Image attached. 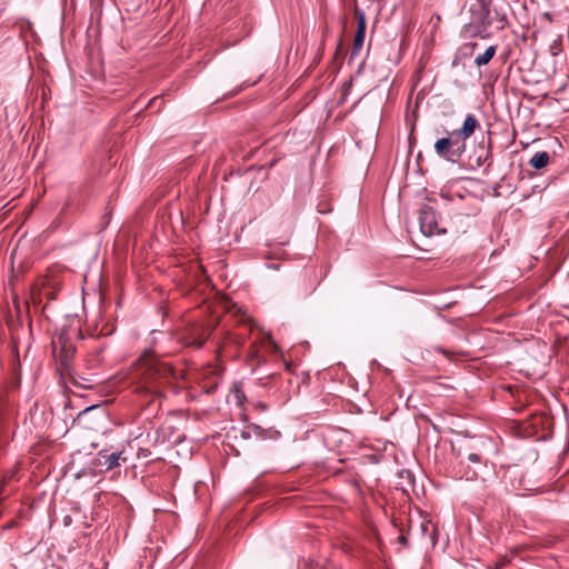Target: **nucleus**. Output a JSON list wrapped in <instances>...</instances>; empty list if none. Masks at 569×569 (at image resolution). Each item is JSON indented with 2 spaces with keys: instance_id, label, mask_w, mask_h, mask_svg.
Returning a JSON list of instances; mask_svg holds the SVG:
<instances>
[{
  "instance_id": "obj_1",
  "label": "nucleus",
  "mask_w": 569,
  "mask_h": 569,
  "mask_svg": "<svg viewBox=\"0 0 569 569\" xmlns=\"http://www.w3.org/2000/svg\"><path fill=\"white\" fill-rule=\"evenodd\" d=\"M139 371L136 391L152 398L161 397L163 387L174 377L173 369L157 359L150 350L139 358Z\"/></svg>"
},
{
  "instance_id": "obj_2",
  "label": "nucleus",
  "mask_w": 569,
  "mask_h": 569,
  "mask_svg": "<svg viewBox=\"0 0 569 569\" xmlns=\"http://www.w3.org/2000/svg\"><path fill=\"white\" fill-rule=\"evenodd\" d=\"M479 127L480 122L476 116L467 114L460 129L453 130L436 141V154L448 162L459 163L467 150V140Z\"/></svg>"
},
{
  "instance_id": "obj_3",
  "label": "nucleus",
  "mask_w": 569,
  "mask_h": 569,
  "mask_svg": "<svg viewBox=\"0 0 569 569\" xmlns=\"http://www.w3.org/2000/svg\"><path fill=\"white\" fill-rule=\"evenodd\" d=\"M490 4L491 0H478V7H476V4L471 6V20L461 29V37L463 39L477 37L487 39L490 37V33L488 32V29L491 26Z\"/></svg>"
},
{
  "instance_id": "obj_4",
  "label": "nucleus",
  "mask_w": 569,
  "mask_h": 569,
  "mask_svg": "<svg viewBox=\"0 0 569 569\" xmlns=\"http://www.w3.org/2000/svg\"><path fill=\"white\" fill-rule=\"evenodd\" d=\"M419 223L421 232L427 237L446 232V229L439 224L437 212L430 206L421 207L419 211Z\"/></svg>"
},
{
  "instance_id": "obj_5",
  "label": "nucleus",
  "mask_w": 569,
  "mask_h": 569,
  "mask_svg": "<svg viewBox=\"0 0 569 569\" xmlns=\"http://www.w3.org/2000/svg\"><path fill=\"white\" fill-rule=\"evenodd\" d=\"M122 451L108 453L106 450H100L97 456V465L104 468L106 471L112 470L120 466V458Z\"/></svg>"
},
{
  "instance_id": "obj_6",
  "label": "nucleus",
  "mask_w": 569,
  "mask_h": 569,
  "mask_svg": "<svg viewBox=\"0 0 569 569\" xmlns=\"http://www.w3.org/2000/svg\"><path fill=\"white\" fill-rule=\"evenodd\" d=\"M365 34H366V20H365L363 13H360L358 16V27H357V32H356V36L353 39L351 58L358 56V53L362 49L363 41H365Z\"/></svg>"
},
{
  "instance_id": "obj_7",
  "label": "nucleus",
  "mask_w": 569,
  "mask_h": 569,
  "mask_svg": "<svg viewBox=\"0 0 569 569\" xmlns=\"http://www.w3.org/2000/svg\"><path fill=\"white\" fill-rule=\"evenodd\" d=\"M550 156L547 151L537 152L530 159L529 163L535 169H542L549 162Z\"/></svg>"
},
{
  "instance_id": "obj_8",
  "label": "nucleus",
  "mask_w": 569,
  "mask_h": 569,
  "mask_svg": "<svg viewBox=\"0 0 569 569\" xmlns=\"http://www.w3.org/2000/svg\"><path fill=\"white\" fill-rule=\"evenodd\" d=\"M497 51V46H490L488 47L483 53L479 54L475 59V64L477 67L486 66L490 62V60L493 58Z\"/></svg>"
},
{
  "instance_id": "obj_9",
  "label": "nucleus",
  "mask_w": 569,
  "mask_h": 569,
  "mask_svg": "<svg viewBox=\"0 0 569 569\" xmlns=\"http://www.w3.org/2000/svg\"><path fill=\"white\" fill-rule=\"evenodd\" d=\"M477 42L472 41V42H467L465 43L462 47H461V51L465 56H471L473 54L476 48H477Z\"/></svg>"
},
{
  "instance_id": "obj_10",
  "label": "nucleus",
  "mask_w": 569,
  "mask_h": 569,
  "mask_svg": "<svg viewBox=\"0 0 569 569\" xmlns=\"http://www.w3.org/2000/svg\"><path fill=\"white\" fill-rule=\"evenodd\" d=\"M207 333L203 331V333L200 336V337H197L194 338L190 345L197 347V348H201L207 339Z\"/></svg>"
},
{
  "instance_id": "obj_11",
  "label": "nucleus",
  "mask_w": 569,
  "mask_h": 569,
  "mask_svg": "<svg viewBox=\"0 0 569 569\" xmlns=\"http://www.w3.org/2000/svg\"><path fill=\"white\" fill-rule=\"evenodd\" d=\"M234 396L239 403L246 399L244 393L239 388H234Z\"/></svg>"
},
{
  "instance_id": "obj_12",
  "label": "nucleus",
  "mask_w": 569,
  "mask_h": 569,
  "mask_svg": "<svg viewBox=\"0 0 569 569\" xmlns=\"http://www.w3.org/2000/svg\"><path fill=\"white\" fill-rule=\"evenodd\" d=\"M468 459H469V461H471V462H473V463H478V462H480V456H479V455H477V453H470V455L468 456Z\"/></svg>"
},
{
  "instance_id": "obj_13",
  "label": "nucleus",
  "mask_w": 569,
  "mask_h": 569,
  "mask_svg": "<svg viewBox=\"0 0 569 569\" xmlns=\"http://www.w3.org/2000/svg\"><path fill=\"white\" fill-rule=\"evenodd\" d=\"M252 430H253L256 436L262 437V429L259 426H253Z\"/></svg>"
}]
</instances>
